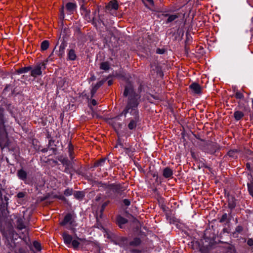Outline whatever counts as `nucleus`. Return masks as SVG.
<instances>
[{
    "label": "nucleus",
    "instance_id": "41",
    "mask_svg": "<svg viewBox=\"0 0 253 253\" xmlns=\"http://www.w3.org/2000/svg\"><path fill=\"white\" fill-rule=\"evenodd\" d=\"M69 151H74V146L71 141L68 144V152Z\"/></svg>",
    "mask_w": 253,
    "mask_h": 253
},
{
    "label": "nucleus",
    "instance_id": "10",
    "mask_svg": "<svg viewBox=\"0 0 253 253\" xmlns=\"http://www.w3.org/2000/svg\"><path fill=\"white\" fill-rule=\"evenodd\" d=\"M220 149V146L217 143H211L208 145V150L207 152L211 154L215 153L217 151Z\"/></svg>",
    "mask_w": 253,
    "mask_h": 253
},
{
    "label": "nucleus",
    "instance_id": "2",
    "mask_svg": "<svg viewBox=\"0 0 253 253\" xmlns=\"http://www.w3.org/2000/svg\"><path fill=\"white\" fill-rule=\"evenodd\" d=\"M4 120V109L0 107V146L1 149L9 145L7 134L5 130Z\"/></svg>",
    "mask_w": 253,
    "mask_h": 253
},
{
    "label": "nucleus",
    "instance_id": "34",
    "mask_svg": "<svg viewBox=\"0 0 253 253\" xmlns=\"http://www.w3.org/2000/svg\"><path fill=\"white\" fill-rule=\"evenodd\" d=\"M33 246L34 248L38 251L41 250V245L40 243L37 241H35L33 243Z\"/></svg>",
    "mask_w": 253,
    "mask_h": 253
},
{
    "label": "nucleus",
    "instance_id": "4",
    "mask_svg": "<svg viewBox=\"0 0 253 253\" xmlns=\"http://www.w3.org/2000/svg\"><path fill=\"white\" fill-rule=\"evenodd\" d=\"M119 8V4L117 0H112L110 1L105 6V11L106 12L113 15H116L117 11Z\"/></svg>",
    "mask_w": 253,
    "mask_h": 253
},
{
    "label": "nucleus",
    "instance_id": "15",
    "mask_svg": "<svg viewBox=\"0 0 253 253\" xmlns=\"http://www.w3.org/2000/svg\"><path fill=\"white\" fill-rule=\"evenodd\" d=\"M77 58V55L74 49H71L69 50L67 55V59L69 60L74 61Z\"/></svg>",
    "mask_w": 253,
    "mask_h": 253
},
{
    "label": "nucleus",
    "instance_id": "23",
    "mask_svg": "<svg viewBox=\"0 0 253 253\" xmlns=\"http://www.w3.org/2000/svg\"><path fill=\"white\" fill-rule=\"evenodd\" d=\"M31 70H32V67L31 66H27L23 67L21 68H19L17 70V72L18 74H22V73H27L29 71H30Z\"/></svg>",
    "mask_w": 253,
    "mask_h": 253
},
{
    "label": "nucleus",
    "instance_id": "9",
    "mask_svg": "<svg viewBox=\"0 0 253 253\" xmlns=\"http://www.w3.org/2000/svg\"><path fill=\"white\" fill-rule=\"evenodd\" d=\"M73 215L71 213H68L65 215L62 222L61 223V225L64 226L68 223L72 225L74 222Z\"/></svg>",
    "mask_w": 253,
    "mask_h": 253
},
{
    "label": "nucleus",
    "instance_id": "7",
    "mask_svg": "<svg viewBox=\"0 0 253 253\" xmlns=\"http://www.w3.org/2000/svg\"><path fill=\"white\" fill-rule=\"evenodd\" d=\"M58 159L63 165L66 166L65 172H68V169L72 168V163L67 158L60 157Z\"/></svg>",
    "mask_w": 253,
    "mask_h": 253
},
{
    "label": "nucleus",
    "instance_id": "19",
    "mask_svg": "<svg viewBox=\"0 0 253 253\" xmlns=\"http://www.w3.org/2000/svg\"><path fill=\"white\" fill-rule=\"evenodd\" d=\"M17 175L20 179L25 180L27 178V174L25 170L23 169H20L17 171Z\"/></svg>",
    "mask_w": 253,
    "mask_h": 253
},
{
    "label": "nucleus",
    "instance_id": "48",
    "mask_svg": "<svg viewBox=\"0 0 253 253\" xmlns=\"http://www.w3.org/2000/svg\"><path fill=\"white\" fill-rule=\"evenodd\" d=\"M249 191L251 195L253 196V189L251 187H249Z\"/></svg>",
    "mask_w": 253,
    "mask_h": 253
},
{
    "label": "nucleus",
    "instance_id": "45",
    "mask_svg": "<svg viewBox=\"0 0 253 253\" xmlns=\"http://www.w3.org/2000/svg\"><path fill=\"white\" fill-rule=\"evenodd\" d=\"M3 190V189L2 188L1 185L0 184V199L1 201L3 200L2 194V193H1V190Z\"/></svg>",
    "mask_w": 253,
    "mask_h": 253
},
{
    "label": "nucleus",
    "instance_id": "56",
    "mask_svg": "<svg viewBox=\"0 0 253 253\" xmlns=\"http://www.w3.org/2000/svg\"><path fill=\"white\" fill-rule=\"evenodd\" d=\"M79 240H80V241H81V240H82V239H80H80L79 238Z\"/></svg>",
    "mask_w": 253,
    "mask_h": 253
},
{
    "label": "nucleus",
    "instance_id": "1",
    "mask_svg": "<svg viewBox=\"0 0 253 253\" xmlns=\"http://www.w3.org/2000/svg\"><path fill=\"white\" fill-rule=\"evenodd\" d=\"M123 95L126 97L128 96L127 104L120 114V116L126 117L129 113L132 117L129 118L128 127L130 130L136 128L137 124L140 122V116L138 106L140 103V95L135 93L131 84L126 86Z\"/></svg>",
    "mask_w": 253,
    "mask_h": 253
},
{
    "label": "nucleus",
    "instance_id": "17",
    "mask_svg": "<svg viewBox=\"0 0 253 253\" xmlns=\"http://www.w3.org/2000/svg\"><path fill=\"white\" fill-rule=\"evenodd\" d=\"M110 68V64L108 61L102 62L100 64V69L105 71H108Z\"/></svg>",
    "mask_w": 253,
    "mask_h": 253
},
{
    "label": "nucleus",
    "instance_id": "14",
    "mask_svg": "<svg viewBox=\"0 0 253 253\" xmlns=\"http://www.w3.org/2000/svg\"><path fill=\"white\" fill-rule=\"evenodd\" d=\"M66 46H67V45L64 42H63L60 44V45L59 46V50H58V53H57L58 56L59 57H62L64 55V52H65V49Z\"/></svg>",
    "mask_w": 253,
    "mask_h": 253
},
{
    "label": "nucleus",
    "instance_id": "35",
    "mask_svg": "<svg viewBox=\"0 0 253 253\" xmlns=\"http://www.w3.org/2000/svg\"><path fill=\"white\" fill-rule=\"evenodd\" d=\"M73 193L72 189L68 188L64 191V194L66 196H70Z\"/></svg>",
    "mask_w": 253,
    "mask_h": 253
},
{
    "label": "nucleus",
    "instance_id": "18",
    "mask_svg": "<svg viewBox=\"0 0 253 253\" xmlns=\"http://www.w3.org/2000/svg\"><path fill=\"white\" fill-rule=\"evenodd\" d=\"M117 222L120 228L123 227V225L127 222V220L121 216H119L117 218Z\"/></svg>",
    "mask_w": 253,
    "mask_h": 253
},
{
    "label": "nucleus",
    "instance_id": "11",
    "mask_svg": "<svg viewBox=\"0 0 253 253\" xmlns=\"http://www.w3.org/2000/svg\"><path fill=\"white\" fill-rule=\"evenodd\" d=\"M62 237L63 238L65 244L69 247L73 241L72 237L70 235L67 234L66 232H64L62 234Z\"/></svg>",
    "mask_w": 253,
    "mask_h": 253
},
{
    "label": "nucleus",
    "instance_id": "20",
    "mask_svg": "<svg viewBox=\"0 0 253 253\" xmlns=\"http://www.w3.org/2000/svg\"><path fill=\"white\" fill-rule=\"evenodd\" d=\"M165 16H168V18L167 19V20L166 21V23L168 24L169 23H170V22H171L174 21L176 19H177L179 17V14H171V15L166 14Z\"/></svg>",
    "mask_w": 253,
    "mask_h": 253
},
{
    "label": "nucleus",
    "instance_id": "25",
    "mask_svg": "<svg viewBox=\"0 0 253 253\" xmlns=\"http://www.w3.org/2000/svg\"><path fill=\"white\" fill-rule=\"evenodd\" d=\"M49 42L47 40H44L41 43V50L44 51L48 49L49 47Z\"/></svg>",
    "mask_w": 253,
    "mask_h": 253
},
{
    "label": "nucleus",
    "instance_id": "6",
    "mask_svg": "<svg viewBox=\"0 0 253 253\" xmlns=\"http://www.w3.org/2000/svg\"><path fill=\"white\" fill-rule=\"evenodd\" d=\"M124 189L120 184L119 183H111L110 184L108 191L107 195L108 197H111L112 195V192L114 194H120L121 193Z\"/></svg>",
    "mask_w": 253,
    "mask_h": 253
},
{
    "label": "nucleus",
    "instance_id": "8",
    "mask_svg": "<svg viewBox=\"0 0 253 253\" xmlns=\"http://www.w3.org/2000/svg\"><path fill=\"white\" fill-rule=\"evenodd\" d=\"M189 88L195 94H200L202 93V87L198 83H193L190 85Z\"/></svg>",
    "mask_w": 253,
    "mask_h": 253
},
{
    "label": "nucleus",
    "instance_id": "51",
    "mask_svg": "<svg viewBox=\"0 0 253 253\" xmlns=\"http://www.w3.org/2000/svg\"><path fill=\"white\" fill-rule=\"evenodd\" d=\"M48 151V149L47 148H44V149H42L41 151L43 153H45V152H47Z\"/></svg>",
    "mask_w": 253,
    "mask_h": 253
},
{
    "label": "nucleus",
    "instance_id": "21",
    "mask_svg": "<svg viewBox=\"0 0 253 253\" xmlns=\"http://www.w3.org/2000/svg\"><path fill=\"white\" fill-rule=\"evenodd\" d=\"M141 243V241L139 238H135L133 240L129 242V245L133 247L139 246Z\"/></svg>",
    "mask_w": 253,
    "mask_h": 253
},
{
    "label": "nucleus",
    "instance_id": "49",
    "mask_svg": "<svg viewBox=\"0 0 253 253\" xmlns=\"http://www.w3.org/2000/svg\"><path fill=\"white\" fill-rule=\"evenodd\" d=\"M246 168H247V169L248 170H250L251 169V165H250V164L248 163L246 164Z\"/></svg>",
    "mask_w": 253,
    "mask_h": 253
},
{
    "label": "nucleus",
    "instance_id": "39",
    "mask_svg": "<svg viewBox=\"0 0 253 253\" xmlns=\"http://www.w3.org/2000/svg\"><path fill=\"white\" fill-rule=\"evenodd\" d=\"M123 203L124 204V205L126 206H129L130 204V201L128 199H124L123 200Z\"/></svg>",
    "mask_w": 253,
    "mask_h": 253
},
{
    "label": "nucleus",
    "instance_id": "27",
    "mask_svg": "<svg viewBox=\"0 0 253 253\" xmlns=\"http://www.w3.org/2000/svg\"><path fill=\"white\" fill-rule=\"evenodd\" d=\"M66 7L69 11H73L76 8V5L72 2H68L66 4Z\"/></svg>",
    "mask_w": 253,
    "mask_h": 253
},
{
    "label": "nucleus",
    "instance_id": "22",
    "mask_svg": "<svg viewBox=\"0 0 253 253\" xmlns=\"http://www.w3.org/2000/svg\"><path fill=\"white\" fill-rule=\"evenodd\" d=\"M110 184L109 183H103L102 182H100L98 184V186L99 187H102L106 191V193L107 194L108 191L109 190V188Z\"/></svg>",
    "mask_w": 253,
    "mask_h": 253
},
{
    "label": "nucleus",
    "instance_id": "38",
    "mask_svg": "<svg viewBox=\"0 0 253 253\" xmlns=\"http://www.w3.org/2000/svg\"><path fill=\"white\" fill-rule=\"evenodd\" d=\"M243 230V228L242 226L238 225L235 229V233H240Z\"/></svg>",
    "mask_w": 253,
    "mask_h": 253
},
{
    "label": "nucleus",
    "instance_id": "26",
    "mask_svg": "<svg viewBox=\"0 0 253 253\" xmlns=\"http://www.w3.org/2000/svg\"><path fill=\"white\" fill-rule=\"evenodd\" d=\"M238 151L237 150H231L227 153L228 156L233 158H237V153Z\"/></svg>",
    "mask_w": 253,
    "mask_h": 253
},
{
    "label": "nucleus",
    "instance_id": "13",
    "mask_svg": "<svg viewBox=\"0 0 253 253\" xmlns=\"http://www.w3.org/2000/svg\"><path fill=\"white\" fill-rule=\"evenodd\" d=\"M163 175L165 178H170L173 175V171L169 168L167 167L164 169Z\"/></svg>",
    "mask_w": 253,
    "mask_h": 253
},
{
    "label": "nucleus",
    "instance_id": "55",
    "mask_svg": "<svg viewBox=\"0 0 253 253\" xmlns=\"http://www.w3.org/2000/svg\"><path fill=\"white\" fill-rule=\"evenodd\" d=\"M115 119H119L118 117H116V118H115Z\"/></svg>",
    "mask_w": 253,
    "mask_h": 253
},
{
    "label": "nucleus",
    "instance_id": "12",
    "mask_svg": "<svg viewBox=\"0 0 253 253\" xmlns=\"http://www.w3.org/2000/svg\"><path fill=\"white\" fill-rule=\"evenodd\" d=\"M104 82L102 81L97 82L92 88L91 90V97H93L96 92L98 88L103 84Z\"/></svg>",
    "mask_w": 253,
    "mask_h": 253
},
{
    "label": "nucleus",
    "instance_id": "30",
    "mask_svg": "<svg viewBox=\"0 0 253 253\" xmlns=\"http://www.w3.org/2000/svg\"><path fill=\"white\" fill-rule=\"evenodd\" d=\"M145 5L147 7L152 6L154 5V1L153 0H142Z\"/></svg>",
    "mask_w": 253,
    "mask_h": 253
},
{
    "label": "nucleus",
    "instance_id": "40",
    "mask_svg": "<svg viewBox=\"0 0 253 253\" xmlns=\"http://www.w3.org/2000/svg\"><path fill=\"white\" fill-rule=\"evenodd\" d=\"M2 197H3V200L1 201L2 203L4 204V201H5L6 202L5 204L7 205L8 204L7 201L8 200V198L5 195H4V196L2 195Z\"/></svg>",
    "mask_w": 253,
    "mask_h": 253
},
{
    "label": "nucleus",
    "instance_id": "47",
    "mask_svg": "<svg viewBox=\"0 0 253 253\" xmlns=\"http://www.w3.org/2000/svg\"><path fill=\"white\" fill-rule=\"evenodd\" d=\"M91 103V104L93 106H95L97 104L96 101L94 99H92Z\"/></svg>",
    "mask_w": 253,
    "mask_h": 253
},
{
    "label": "nucleus",
    "instance_id": "31",
    "mask_svg": "<svg viewBox=\"0 0 253 253\" xmlns=\"http://www.w3.org/2000/svg\"><path fill=\"white\" fill-rule=\"evenodd\" d=\"M74 196L77 199H82L84 197V194L82 191H76L74 193Z\"/></svg>",
    "mask_w": 253,
    "mask_h": 253
},
{
    "label": "nucleus",
    "instance_id": "54",
    "mask_svg": "<svg viewBox=\"0 0 253 253\" xmlns=\"http://www.w3.org/2000/svg\"><path fill=\"white\" fill-rule=\"evenodd\" d=\"M252 104H253V100H252Z\"/></svg>",
    "mask_w": 253,
    "mask_h": 253
},
{
    "label": "nucleus",
    "instance_id": "52",
    "mask_svg": "<svg viewBox=\"0 0 253 253\" xmlns=\"http://www.w3.org/2000/svg\"><path fill=\"white\" fill-rule=\"evenodd\" d=\"M53 142H54V141H53L52 140H50L49 141V143H48L49 147L51 145V143H53Z\"/></svg>",
    "mask_w": 253,
    "mask_h": 253
},
{
    "label": "nucleus",
    "instance_id": "36",
    "mask_svg": "<svg viewBox=\"0 0 253 253\" xmlns=\"http://www.w3.org/2000/svg\"><path fill=\"white\" fill-rule=\"evenodd\" d=\"M26 192H19L17 194L16 197L19 199H21V198H24L26 196Z\"/></svg>",
    "mask_w": 253,
    "mask_h": 253
},
{
    "label": "nucleus",
    "instance_id": "33",
    "mask_svg": "<svg viewBox=\"0 0 253 253\" xmlns=\"http://www.w3.org/2000/svg\"><path fill=\"white\" fill-rule=\"evenodd\" d=\"M71 244L74 249H77L79 247L80 243L78 240H74L72 241Z\"/></svg>",
    "mask_w": 253,
    "mask_h": 253
},
{
    "label": "nucleus",
    "instance_id": "43",
    "mask_svg": "<svg viewBox=\"0 0 253 253\" xmlns=\"http://www.w3.org/2000/svg\"><path fill=\"white\" fill-rule=\"evenodd\" d=\"M247 244L250 247L253 246V239L252 238L249 239L247 241Z\"/></svg>",
    "mask_w": 253,
    "mask_h": 253
},
{
    "label": "nucleus",
    "instance_id": "50",
    "mask_svg": "<svg viewBox=\"0 0 253 253\" xmlns=\"http://www.w3.org/2000/svg\"><path fill=\"white\" fill-rule=\"evenodd\" d=\"M113 84V81L112 80H109L108 81V85L109 86Z\"/></svg>",
    "mask_w": 253,
    "mask_h": 253
},
{
    "label": "nucleus",
    "instance_id": "42",
    "mask_svg": "<svg viewBox=\"0 0 253 253\" xmlns=\"http://www.w3.org/2000/svg\"><path fill=\"white\" fill-rule=\"evenodd\" d=\"M69 157L71 160H73L75 157L74 152V151H69Z\"/></svg>",
    "mask_w": 253,
    "mask_h": 253
},
{
    "label": "nucleus",
    "instance_id": "5",
    "mask_svg": "<svg viewBox=\"0 0 253 253\" xmlns=\"http://www.w3.org/2000/svg\"><path fill=\"white\" fill-rule=\"evenodd\" d=\"M45 68V65L43 62H40L37 64L33 68L32 67L31 70V76L33 77H37L40 76L42 74V69Z\"/></svg>",
    "mask_w": 253,
    "mask_h": 253
},
{
    "label": "nucleus",
    "instance_id": "32",
    "mask_svg": "<svg viewBox=\"0 0 253 253\" xmlns=\"http://www.w3.org/2000/svg\"><path fill=\"white\" fill-rule=\"evenodd\" d=\"M110 203L109 201H106L104 202L101 206V209L100 212L101 214H102L104 211L105 209L108 206V205Z\"/></svg>",
    "mask_w": 253,
    "mask_h": 253
},
{
    "label": "nucleus",
    "instance_id": "16",
    "mask_svg": "<svg viewBox=\"0 0 253 253\" xmlns=\"http://www.w3.org/2000/svg\"><path fill=\"white\" fill-rule=\"evenodd\" d=\"M16 225L17 229L19 230L26 228V226L24 224V220L21 218H19L17 219L16 221Z\"/></svg>",
    "mask_w": 253,
    "mask_h": 253
},
{
    "label": "nucleus",
    "instance_id": "3",
    "mask_svg": "<svg viewBox=\"0 0 253 253\" xmlns=\"http://www.w3.org/2000/svg\"><path fill=\"white\" fill-rule=\"evenodd\" d=\"M250 111V108L248 105L241 102H238V106L235 109L233 117L236 121H238L243 119L246 113H247Z\"/></svg>",
    "mask_w": 253,
    "mask_h": 253
},
{
    "label": "nucleus",
    "instance_id": "53",
    "mask_svg": "<svg viewBox=\"0 0 253 253\" xmlns=\"http://www.w3.org/2000/svg\"><path fill=\"white\" fill-rule=\"evenodd\" d=\"M51 149L53 150V152H54L56 151V148L55 147H53V148H51Z\"/></svg>",
    "mask_w": 253,
    "mask_h": 253
},
{
    "label": "nucleus",
    "instance_id": "28",
    "mask_svg": "<svg viewBox=\"0 0 253 253\" xmlns=\"http://www.w3.org/2000/svg\"><path fill=\"white\" fill-rule=\"evenodd\" d=\"M234 96L237 99H243L244 98L243 93L238 90L235 91Z\"/></svg>",
    "mask_w": 253,
    "mask_h": 253
},
{
    "label": "nucleus",
    "instance_id": "44",
    "mask_svg": "<svg viewBox=\"0 0 253 253\" xmlns=\"http://www.w3.org/2000/svg\"><path fill=\"white\" fill-rule=\"evenodd\" d=\"M55 197L57 198L58 199L63 201L66 200V198L62 195L55 196Z\"/></svg>",
    "mask_w": 253,
    "mask_h": 253
},
{
    "label": "nucleus",
    "instance_id": "29",
    "mask_svg": "<svg viewBox=\"0 0 253 253\" xmlns=\"http://www.w3.org/2000/svg\"><path fill=\"white\" fill-rule=\"evenodd\" d=\"M105 161H106L105 159H101L99 160L96 161L94 163L93 167H98L99 166H102L103 165V164L104 163V162H105Z\"/></svg>",
    "mask_w": 253,
    "mask_h": 253
},
{
    "label": "nucleus",
    "instance_id": "46",
    "mask_svg": "<svg viewBox=\"0 0 253 253\" xmlns=\"http://www.w3.org/2000/svg\"><path fill=\"white\" fill-rule=\"evenodd\" d=\"M156 52L157 53H159V54H163V53H164V51L163 49H161L160 48H158V49H157Z\"/></svg>",
    "mask_w": 253,
    "mask_h": 253
},
{
    "label": "nucleus",
    "instance_id": "37",
    "mask_svg": "<svg viewBox=\"0 0 253 253\" xmlns=\"http://www.w3.org/2000/svg\"><path fill=\"white\" fill-rule=\"evenodd\" d=\"M227 217L228 216L227 213H225L224 214H223L221 216V218L220 219V222H224L225 221H226V220L227 219Z\"/></svg>",
    "mask_w": 253,
    "mask_h": 253
},
{
    "label": "nucleus",
    "instance_id": "24",
    "mask_svg": "<svg viewBox=\"0 0 253 253\" xmlns=\"http://www.w3.org/2000/svg\"><path fill=\"white\" fill-rule=\"evenodd\" d=\"M228 207L231 210H232L235 208L236 206V203L235 201V199L233 197H231L229 198L228 200Z\"/></svg>",
    "mask_w": 253,
    "mask_h": 253
}]
</instances>
